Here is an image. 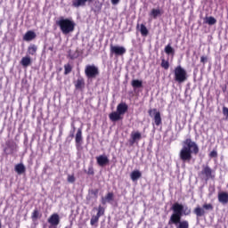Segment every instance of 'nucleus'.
<instances>
[{
    "mask_svg": "<svg viewBox=\"0 0 228 228\" xmlns=\"http://www.w3.org/2000/svg\"><path fill=\"white\" fill-rule=\"evenodd\" d=\"M56 24L59 26L62 35H69V33H72L76 29V23L69 18L61 17L56 21Z\"/></svg>",
    "mask_w": 228,
    "mask_h": 228,
    "instance_id": "2",
    "label": "nucleus"
},
{
    "mask_svg": "<svg viewBox=\"0 0 228 228\" xmlns=\"http://www.w3.org/2000/svg\"><path fill=\"white\" fill-rule=\"evenodd\" d=\"M163 15V11L160 9H151L150 12V17H152V19H158V17H161Z\"/></svg>",
    "mask_w": 228,
    "mask_h": 228,
    "instance_id": "22",
    "label": "nucleus"
},
{
    "mask_svg": "<svg viewBox=\"0 0 228 228\" xmlns=\"http://www.w3.org/2000/svg\"><path fill=\"white\" fill-rule=\"evenodd\" d=\"M48 224H50L49 228H57L60 225V215L58 213L52 214L47 219Z\"/></svg>",
    "mask_w": 228,
    "mask_h": 228,
    "instance_id": "8",
    "label": "nucleus"
},
{
    "mask_svg": "<svg viewBox=\"0 0 228 228\" xmlns=\"http://www.w3.org/2000/svg\"><path fill=\"white\" fill-rule=\"evenodd\" d=\"M205 24H208V26H215V24H216V19L213 16L206 17Z\"/></svg>",
    "mask_w": 228,
    "mask_h": 228,
    "instance_id": "28",
    "label": "nucleus"
},
{
    "mask_svg": "<svg viewBox=\"0 0 228 228\" xmlns=\"http://www.w3.org/2000/svg\"><path fill=\"white\" fill-rule=\"evenodd\" d=\"M200 63H203V65L208 63V57L207 56H201L200 57Z\"/></svg>",
    "mask_w": 228,
    "mask_h": 228,
    "instance_id": "41",
    "label": "nucleus"
},
{
    "mask_svg": "<svg viewBox=\"0 0 228 228\" xmlns=\"http://www.w3.org/2000/svg\"><path fill=\"white\" fill-rule=\"evenodd\" d=\"M38 218H42V214L40 213V210H38V208H35L31 214V220L32 222H37Z\"/></svg>",
    "mask_w": 228,
    "mask_h": 228,
    "instance_id": "24",
    "label": "nucleus"
},
{
    "mask_svg": "<svg viewBox=\"0 0 228 228\" xmlns=\"http://www.w3.org/2000/svg\"><path fill=\"white\" fill-rule=\"evenodd\" d=\"M209 158H218V151H216V149H214V150L209 153Z\"/></svg>",
    "mask_w": 228,
    "mask_h": 228,
    "instance_id": "39",
    "label": "nucleus"
},
{
    "mask_svg": "<svg viewBox=\"0 0 228 228\" xmlns=\"http://www.w3.org/2000/svg\"><path fill=\"white\" fill-rule=\"evenodd\" d=\"M106 200H108V202L113 200V192H109L105 196V199H102V204H106Z\"/></svg>",
    "mask_w": 228,
    "mask_h": 228,
    "instance_id": "34",
    "label": "nucleus"
},
{
    "mask_svg": "<svg viewBox=\"0 0 228 228\" xmlns=\"http://www.w3.org/2000/svg\"><path fill=\"white\" fill-rule=\"evenodd\" d=\"M131 85L133 88H142V86H143V82H142V80L139 79H134L132 80Z\"/></svg>",
    "mask_w": 228,
    "mask_h": 228,
    "instance_id": "30",
    "label": "nucleus"
},
{
    "mask_svg": "<svg viewBox=\"0 0 228 228\" xmlns=\"http://www.w3.org/2000/svg\"><path fill=\"white\" fill-rule=\"evenodd\" d=\"M20 65H22V67H29V65H31V57H22Z\"/></svg>",
    "mask_w": 228,
    "mask_h": 228,
    "instance_id": "26",
    "label": "nucleus"
},
{
    "mask_svg": "<svg viewBox=\"0 0 228 228\" xmlns=\"http://www.w3.org/2000/svg\"><path fill=\"white\" fill-rule=\"evenodd\" d=\"M96 161L99 167H106L110 163V159L105 155H100L96 157Z\"/></svg>",
    "mask_w": 228,
    "mask_h": 228,
    "instance_id": "14",
    "label": "nucleus"
},
{
    "mask_svg": "<svg viewBox=\"0 0 228 228\" xmlns=\"http://www.w3.org/2000/svg\"><path fill=\"white\" fill-rule=\"evenodd\" d=\"M35 38H37V34L33 30L27 31L23 36L25 42H31V40H35Z\"/></svg>",
    "mask_w": 228,
    "mask_h": 228,
    "instance_id": "16",
    "label": "nucleus"
},
{
    "mask_svg": "<svg viewBox=\"0 0 228 228\" xmlns=\"http://www.w3.org/2000/svg\"><path fill=\"white\" fill-rule=\"evenodd\" d=\"M183 216L184 215L183 214H172L168 221V225H176L177 224H181V222H183L181 218H183Z\"/></svg>",
    "mask_w": 228,
    "mask_h": 228,
    "instance_id": "11",
    "label": "nucleus"
},
{
    "mask_svg": "<svg viewBox=\"0 0 228 228\" xmlns=\"http://www.w3.org/2000/svg\"><path fill=\"white\" fill-rule=\"evenodd\" d=\"M160 67H162V69L165 70H168V69H170V62L163 58L161 59Z\"/></svg>",
    "mask_w": 228,
    "mask_h": 228,
    "instance_id": "31",
    "label": "nucleus"
},
{
    "mask_svg": "<svg viewBox=\"0 0 228 228\" xmlns=\"http://www.w3.org/2000/svg\"><path fill=\"white\" fill-rule=\"evenodd\" d=\"M206 211H213V205L211 203H205L203 208H200V206L196 207L193 213L198 218H200V216L206 215Z\"/></svg>",
    "mask_w": 228,
    "mask_h": 228,
    "instance_id": "5",
    "label": "nucleus"
},
{
    "mask_svg": "<svg viewBox=\"0 0 228 228\" xmlns=\"http://www.w3.org/2000/svg\"><path fill=\"white\" fill-rule=\"evenodd\" d=\"M140 177H142V172H140L139 170H134L131 174H130V178L132 181H138V179H140Z\"/></svg>",
    "mask_w": 228,
    "mask_h": 228,
    "instance_id": "25",
    "label": "nucleus"
},
{
    "mask_svg": "<svg viewBox=\"0 0 228 228\" xmlns=\"http://www.w3.org/2000/svg\"><path fill=\"white\" fill-rule=\"evenodd\" d=\"M199 151L197 142L191 141V138H187L183 142V148L180 151L179 158L183 163H190L193 158L191 154L197 156Z\"/></svg>",
    "mask_w": 228,
    "mask_h": 228,
    "instance_id": "1",
    "label": "nucleus"
},
{
    "mask_svg": "<svg viewBox=\"0 0 228 228\" xmlns=\"http://www.w3.org/2000/svg\"><path fill=\"white\" fill-rule=\"evenodd\" d=\"M171 210L173 211L174 215H183L184 216H190L191 215V209L188 208L179 202H175L172 205Z\"/></svg>",
    "mask_w": 228,
    "mask_h": 228,
    "instance_id": "4",
    "label": "nucleus"
},
{
    "mask_svg": "<svg viewBox=\"0 0 228 228\" xmlns=\"http://www.w3.org/2000/svg\"><path fill=\"white\" fill-rule=\"evenodd\" d=\"M5 145L6 147L4 148V152H6V151H8V149L11 150V154L13 153V151H15V148L17 147V144H15V142L12 140H8L5 142Z\"/></svg>",
    "mask_w": 228,
    "mask_h": 228,
    "instance_id": "20",
    "label": "nucleus"
},
{
    "mask_svg": "<svg viewBox=\"0 0 228 228\" xmlns=\"http://www.w3.org/2000/svg\"><path fill=\"white\" fill-rule=\"evenodd\" d=\"M95 172L94 171V166H89L87 170V175H94Z\"/></svg>",
    "mask_w": 228,
    "mask_h": 228,
    "instance_id": "40",
    "label": "nucleus"
},
{
    "mask_svg": "<svg viewBox=\"0 0 228 228\" xmlns=\"http://www.w3.org/2000/svg\"><path fill=\"white\" fill-rule=\"evenodd\" d=\"M72 72V65L69 63L64 65V75L67 76Z\"/></svg>",
    "mask_w": 228,
    "mask_h": 228,
    "instance_id": "33",
    "label": "nucleus"
},
{
    "mask_svg": "<svg viewBox=\"0 0 228 228\" xmlns=\"http://www.w3.org/2000/svg\"><path fill=\"white\" fill-rule=\"evenodd\" d=\"M109 118L111 122H118V120H122V115L118 111H114L109 115Z\"/></svg>",
    "mask_w": 228,
    "mask_h": 228,
    "instance_id": "19",
    "label": "nucleus"
},
{
    "mask_svg": "<svg viewBox=\"0 0 228 228\" xmlns=\"http://www.w3.org/2000/svg\"><path fill=\"white\" fill-rule=\"evenodd\" d=\"M165 53H166V54H175V50H174V48H172V46L170 45H167L165 47Z\"/></svg>",
    "mask_w": 228,
    "mask_h": 228,
    "instance_id": "35",
    "label": "nucleus"
},
{
    "mask_svg": "<svg viewBox=\"0 0 228 228\" xmlns=\"http://www.w3.org/2000/svg\"><path fill=\"white\" fill-rule=\"evenodd\" d=\"M218 200L221 204L228 203V193L227 192H219L218 193Z\"/></svg>",
    "mask_w": 228,
    "mask_h": 228,
    "instance_id": "23",
    "label": "nucleus"
},
{
    "mask_svg": "<svg viewBox=\"0 0 228 228\" xmlns=\"http://www.w3.org/2000/svg\"><path fill=\"white\" fill-rule=\"evenodd\" d=\"M14 170L19 175H22V174H26V166L22 163L17 164Z\"/></svg>",
    "mask_w": 228,
    "mask_h": 228,
    "instance_id": "21",
    "label": "nucleus"
},
{
    "mask_svg": "<svg viewBox=\"0 0 228 228\" xmlns=\"http://www.w3.org/2000/svg\"><path fill=\"white\" fill-rule=\"evenodd\" d=\"M85 74L87 79H94L99 75V68H97L95 65H86Z\"/></svg>",
    "mask_w": 228,
    "mask_h": 228,
    "instance_id": "6",
    "label": "nucleus"
},
{
    "mask_svg": "<svg viewBox=\"0 0 228 228\" xmlns=\"http://www.w3.org/2000/svg\"><path fill=\"white\" fill-rule=\"evenodd\" d=\"M94 0H72L73 8H79V6H86V3H92Z\"/></svg>",
    "mask_w": 228,
    "mask_h": 228,
    "instance_id": "17",
    "label": "nucleus"
},
{
    "mask_svg": "<svg viewBox=\"0 0 228 228\" xmlns=\"http://www.w3.org/2000/svg\"><path fill=\"white\" fill-rule=\"evenodd\" d=\"M175 225L176 228H190V222H188V220H183Z\"/></svg>",
    "mask_w": 228,
    "mask_h": 228,
    "instance_id": "29",
    "label": "nucleus"
},
{
    "mask_svg": "<svg viewBox=\"0 0 228 228\" xmlns=\"http://www.w3.org/2000/svg\"><path fill=\"white\" fill-rule=\"evenodd\" d=\"M72 127H73V132H71L69 134L70 138H74V131H76V126L74 125H72Z\"/></svg>",
    "mask_w": 228,
    "mask_h": 228,
    "instance_id": "42",
    "label": "nucleus"
},
{
    "mask_svg": "<svg viewBox=\"0 0 228 228\" xmlns=\"http://www.w3.org/2000/svg\"><path fill=\"white\" fill-rule=\"evenodd\" d=\"M130 136L131 138L128 141L130 145H134L136 142L142 140V133L140 132H132Z\"/></svg>",
    "mask_w": 228,
    "mask_h": 228,
    "instance_id": "12",
    "label": "nucleus"
},
{
    "mask_svg": "<svg viewBox=\"0 0 228 228\" xmlns=\"http://www.w3.org/2000/svg\"><path fill=\"white\" fill-rule=\"evenodd\" d=\"M127 110H129V107L126 104V102H121L117 106V112L121 115H126Z\"/></svg>",
    "mask_w": 228,
    "mask_h": 228,
    "instance_id": "18",
    "label": "nucleus"
},
{
    "mask_svg": "<svg viewBox=\"0 0 228 228\" xmlns=\"http://www.w3.org/2000/svg\"><path fill=\"white\" fill-rule=\"evenodd\" d=\"M174 74V79L175 83H178L179 85L188 80V72H186V69H184V68H182L181 65L175 68Z\"/></svg>",
    "mask_w": 228,
    "mask_h": 228,
    "instance_id": "3",
    "label": "nucleus"
},
{
    "mask_svg": "<svg viewBox=\"0 0 228 228\" xmlns=\"http://www.w3.org/2000/svg\"><path fill=\"white\" fill-rule=\"evenodd\" d=\"M68 183H76V176L74 175H69L67 178Z\"/></svg>",
    "mask_w": 228,
    "mask_h": 228,
    "instance_id": "38",
    "label": "nucleus"
},
{
    "mask_svg": "<svg viewBox=\"0 0 228 228\" xmlns=\"http://www.w3.org/2000/svg\"><path fill=\"white\" fill-rule=\"evenodd\" d=\"M104 207H102V206H99L98 207V209H97V214H96V216H98V217H100L101 218V216H104Z\"/></svg>",
    "mask_w": 228,
    "mask_h": 228,
    "instance_id": "37",
    "label": "nucleus"
},
{
    "mask_svg": "<svg viewBox=\"0 0 228 228\" xmlns=\"http://www.w3.org/2000/svg\"><path fill=\"white\" fill-rule=\"evenodd\" d=\"M75 143L77 147H79L83 143V128H78L75 135Z\"/></svg>",
    "mask_w": 228,
    "mask_h": 228,
    "instance_id": "13",
    "label": "nucleus"
},
{
    "mask_svg": "<svg viewBox=\"0 0 228 228\" xmlns=\"http://www.w3.org/2000/svg\"><path fill=\"white\" fill-rule=\"evenodd\" d=\"M148 113L151 117H152V113H153V120H154L155 126H161V124H163V121L161 119V112H159L158 109H151L148 110Z\"/></svg>",
    "mask_w": 228,
    "mask_h": 228,
    "instance_id": "7",
    "label": "nucleus"
},
{
    "mask_svg": "<svg viewBox=\"0 0 228 228\" xmlns=\"http://www.w3.org/2000/svg\"><path fill=\"white\" fill-rule=\"evenodd\" d=\"M85 78L83 77H78L74 82L76 90H83L85 88Z\"/></svg>",
    "mask_w": 228,
    "mask_h": 228,
    "instance_id": "15",
    "label": "nucleus"
},
{
    "mask_svg": "<svg viewBox=\"0 0 228 228\" xmlns=\"http://www.w3.org/2000/svg\"><path fill=\"white\" fill-rule=\"evenodd\" d=\"M201 175H204L206 181H209V179H215L216 177L215 172H213V169H211L209 166H203Z\"/></svg>",
    "mask_w": 228,
    "mask_h": 228,
    "instance_id": "9",
    "label": "nucleus"
},
{
    "mask_svg": "<svg viewBox=\"0 0 228 228\" xmlns=\"http://www.w3.org/2000/svg\"><path fill=\"white\" fill-rule=\"evenodd\" d=\"M110 53L116 54V56H124V54H126V48L124 46L110 45Z\"/></svg>",
    "mask_w": 228,
    "mask_h": 228,
    "instance_id": "10",
    "label": "nucleus"
},
{
    "mask_svg": "<svg viewBox=\"0 0 228 228\" xmlns=\"http://www.w3.org/2000/svg\"><path fill=\"white\" fill-rule=\"evenodd\" d=\"M38 47H37V45H30L28 47V54H30L31 56H35L37 54Z\"/></svg>",
    "mask_w": 228,
    "mask_h": 228,
    "instance_id": "27",
    "label": "nucleus"
},
{
    "mask_svg": "<svg viewBox=\"0 0 228 228\" xmlns=\"http://www.w3.org/2000/svg\"><path fill=\"white\" fill-rule=\"evenodd\" d=\"M49 51H53V46L49 47Z\"/></svg>",
    "mask_w": 228,
    "mask_h": 228,
    "instance_id": "44",
    "label": "nucleus"
},
{
    "mask_svg": "<svg viewBox=\"0 0 228 228\" xmlns=\"http://www.w3.org/2000/svg\"><path fill=\"white\" fill-rule=\"evenodd\" d=\"M120 3V0H111V4H118Z\"/></svg>",
    "mask_w": 228,
    "mask_h": 228,
    "instance_id": "43",
    "label": "nucleus"
},
{
    "mask_svg": "<svg viewBox=\"0 0 228 228\" xmlns=\"http://www.w3.org/2000/svg\"><path fill=\"white\" fill-rule=\"evenodd\" d=\"M140 32L142 37H147V35H149V29H147L144 24H141Z\"/></svg>",
    "mask_w": 228,
    "mask_h": 228,
    "instance_id": "32",
    "label": "nucleus"
},
{
    "mask_svg": "<svg viewBox=\"0 0 228 228\" xmlns=\"http://www.w3.org/2000/svg\"><path fill=\"white\" fill-rule=\"evenodd\" d=\"M99 218L100 217H98L96 215L92 216L91 221H90L91 225H95V227H97V224H99Z\"/></svg>",
    "mask_w": 228,
    "mask_h": 228,
    "instance_id": "36",
    "label": "nucleus"
}]
</instances>
